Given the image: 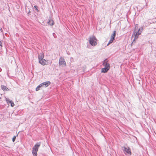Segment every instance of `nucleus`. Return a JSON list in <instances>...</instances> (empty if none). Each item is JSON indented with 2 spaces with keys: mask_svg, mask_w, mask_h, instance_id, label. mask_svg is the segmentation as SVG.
<instances>
[{
  "mask_svg": "<svg viewBox=\"0 0 156 156\" xmlns=\"http://www.w3.org/2000/svg\"><path fill=\"white\" fill-rule=\"evenodd\" d=\"M138 27L136 28V26L135 28V30L133 31V34L134 36V39H137L139 35H140L141 33V31L143 30L142 27H141L139 28L138 30H137Z\"/></svg>",
  "mask_w": 156,
  "mask_h": 156,
  "instance_id": "obj_1",
  "label": "nucleus"
},
{
  "mask_svg": "<svg viewBox=\"0 0 156 156\" xmlns=\"http://www.w3.org/2000/svg\"><path fill=\"white\" fill-rule=\"evenodd\" d=\"M41 142H39L37 143L32 148V153L34 156H37V152L38 150V148L41 145Z\"/></svg>",
  "mask_w": 156,
  "mask_h": 156,
  "instance_id": "obj_2",
  "label": "nucleus"
},
{
  "mask_svg": "<svg viewBox=\"0 0 156 156\" xmlns=\"http://www.w3.org/2000/svg\"><path fill=\"white\" fill-rule=\"evenodd\" d=\"M97 40L95 36H93L89 38V43L93 46H94L97 44Z\"/></svg>",
  "mask_w": 156,
  "mask_h": 156,
  "instance_id": "obj_3",
  "label": "nucleus"
},
{
  "mask_svg": "<svg viewBox=\"0 0 156 156\" xmlns=\"http://www.w3.org/2000/svg\"><path fill=\"white\" fill-rule=\"evenodd\" d=\"M59 66H66V64L63 58L61 57L59 58Z\"/></svg>",
  "mask_w": 156,
  "mask_h": 156,
  "instance_id": "obj_4",
  "label": "nucleus"
},
{
  "mask_svg": "<svg viewBox=\"0 0 156 156\" xmlns=\"http://www.w3.org/2000/svg\"><path fill=\"white\" fill-rule=\"evenodd\" d=\"M122 149L123 151H125L129 154H131L130 149L129 147L127 148L125 147H122Z\"/></svg>",
  "mask_w": 156,
  "mask_h": 156,
  "instance_id": "obj_5",
  "label": "nucleus"
},
{
  "mask_svg": "<svg viewBox=\"0 0 156 156\" xmlns=\"http://www.w3.org/2000/svg\"><path fill=\"white\" fill-rule=\"evenodd\" d=\"M5 100L8 105H9L10 104L11 106L12 107H13L15 105L13 102L11 100H9V98H8L5 97Z\"/></svg>",
  "mask_w": 156,
  "mask_h": 156,
  "instance_id": "obj_6",
  "label": "nucleus"
},
{
  "mask_svg": "<svg viewBox=\"0 0 156 156\" xmlns=\"http://www.w3.org/2000/svg\"><path fill=\"white\" fill-rule=\"evenodd\" d=\"M108 61L107 59H105L103 61V65L105 66V67H107L108 68H110V65L108 63Z\"/></svg>",
  "mask_w": 156,
  "mask_h": 156,
  "instance_id": "obj_7",
  "label": "nucleus"
},
{
  "mask_svg": "<svg viewBox=\"0 0 156 156\" xmlns=\"http://www.w3.org/2000/svg\"><path fill=\"white\" fill-rule=\"evenodd\" d=\"M51 83L49 81L41 83L42 85V86H44L45 87H47Z\"/></svg>",
  "mask_w": 156,
  "mask_h": 156,
  "instance_id": "obj_8",
  "label": "nucleus"
},
{
  "mask_svg": "<svg viewBox=\"0 0 156 156\" xmlns=\"http://www.w3.org/2000/svg\"><path fill=\"white\" fill-rule=\"evenodd\" d=\"M110 68L105 67L101 69V72L103 73H106L109 69Z\"/></svg>",
  "mask_w": 156,
  "mask_h": 156,
  "instance_id": "obj_9",
  "label": "nucleus"
},
{
  "mask_svg": "<svg viewBox=\"0 0 156 156\" xmlns=\"http://www.w3.org/2000/svg\"><path fill=\"white\" fill-rule=\"evenodd\" d=\"M1 88L4 91H8L9 90V89L7 87L4 85H1Z\"/></svg>",
  "mask_w": 156,
  "mask_h": 156,
  "instance_id": "obj_10",
  "label": "nucleus"
},
{
  "mask_svg": "<svg viewBox=\"0 0 156 156\" xmlns=\"http://www.w3.org/2000/svg\"><path fill=\"white\" fill-rule=\"evenodd\" d=\"M39 62L43 66L45 65L46 64V60L44 59H43L41 60H39Z\"/></svg>",
  "mask_w": 156,
  "mask_h": 156,
  "instance_id": "obj_11",
  "label": "nucleus"
},
{
  "mask_svg": "<svg viewBox=\"0 0 156 156\" xmlns=\"http://www.w3.org/2000/svg\"><path fill=\"white\" fill-rule=\"evenodd\" d=\"M48 23L50 25L52 26L54 25V21L52 20H50L48 22Z\"/></svg>",
  "mask_w": 156,
  "mask_h": 156,
  "instance_id": "obj_12",
  "label": "nucleus"
},
{
  "mask_svg": "<svg viewBox=\"0 0 156 156\" xmlns=\"http://www.w3.org/2000/svg\"><path fill=\"white\" fill-rule=\"evenodd\" d=\"M44 58V55L43 54L41 53L38 56V58L39 59V60H41L42 59H43Z\"/></svg>",
  "mask_w": 156,
  "mask_h": 156,
  "instance_id": "obj_13",
  "label": "nucleus"
},
{
  "mask_svg": "<svg viewBox=\"0 0 156 156\" xmlns=\"http://www.w3.org/2000/svg\"><path fill=\"white\" fill-rule=\"evenodd\" d=\"M116 35V31L115 30H114L113 31V33L112 34L111 36V38H112L113 37V39H115V38Z\"/></svg>",
  "mask_w": 156,
  "mask_h": 156,
  "instance_id": "obj_14",
  "label": "nucleus"
},
{
  "mask_svg": "<svg viewBox=\"0 0 156 156\" xmlns=\"http://www.w3.org/2000/svg\"><path fill=\"white\" fill-rule=\"evenodd\" d=\"M115 39H113V37H112V38H111V39H110V40H109V41L108 42V44H107V45H108L109 44L112 43V42H113V41Z\"/></svg>",
  "mask_w": 156,
  "mask_h": 156,
  "instance_id": "obj_15",
  "label": "nucleus"
},
{
  "mask_svg": "<svg viewBox=\"0 0 156 156\" xmlns=\"http://www.w3.org/2000/svg\"><path fill=\"white\" fill-rule=\"evenodd\" d=\"M42 87V85L41 83L36 88V90L37 91L39 90L40 89V88Z\"/></svg>",
  "mask_w": 156,
  "mask_h": 156,
  "instance_id": "obj_16",
  "label": "nucleus"
},
{
  "mask_svg": "<svg viewBox=\"0 0 156 156\" xmlns=\"http://www.w3.org/2000/svg\"><path fill=\"white\" fill-rule=\"evenodd\" d=\"M34 7L35 8V9L37 11V12H38L39 10L38 9V7L36 5H34Z\"/></svg>",
  "mask_w": 156,
  "mask_h": 156,
  "instance_id": "obj_17",
  "label": "nucleus"
},
{
  "mask_svg": "<svg viewBox=\"0 0 156 156\" xmlns=\"http://www.w3.org/2000/svg\"><path fill=\"white\" fill-rule=\"evenodd\" d=\"M16 136H14L12 138V141L13 142H14L15 141L16 139Z\"/></svg>",
  "mask_w": 156,
  "mask_h": 156,
  "instance_id": "obj_18",
  "label": "nucleus"
},
{
  "mask_svg": "<svg viewBox=\"0 0 156 156\" xmlns=\"http://www.w3.org/2000/svg\"><path fill=\"white\" fill-rule=\"evenodd\" d=\"M3 41H0V46L2 47V46Z\"/></svg>",
  "mask_w": 156,
  "mask_h": 156,
  "instance_id": "obj_19",
  "label": "nucleus"
},
{
  "mask_svg": "<svg viewBox=\"0 0 156 156\" xmlns=\"http://www.w3.org/2000/svg\"><path fill=\"white\" fill-rule=\"evenodd\" d=\"M53 35L54 36V37L55 38H56V35L55 34V33H53Z\"/></svg>",
  "mask_w": 156,
  "mask_h": 156,
  "instance_id": "obj_20",
  "label": "nucleus"
},
{
  "mask_svg": "<svg viewBox=\"0 0 156 156\" xmlns=\"http://www.w3.org/2000/svg\"><path fill=\"white\" fill-rule=\"evenodd\" d=\"M30 12V10H29L27 12L28 15H30V14H29Z\"/></svg>",
  "mask_w": 156,
  "mask_h": 156,
  "instance_id": "obj_21",
  "label": "nucleus"
},
{
  "mask_svg": "<svg viewBox=\"0 0 156 156\" xmlns=\"http://www.w3.org/2000/svg\"><path fill=\"white\" fill-rule=\"evenodd\" d=\"M0 31L2 32L3 31V30H2V28H1V29H0Z\"/></svg>",
  "mask_w": 156,
  "mask_h": 156,
  "instance_id": "obj_22",
  "label": "nucleus"
},
{
  "mask_svg": "<svg viewBox=\"0 0 156 156\" xmlns=\"http://www.w3.org/2000/svg\"><path fill=\"white\" fill-rule=\"evenodd\" d=\"M2 71V69L0 67V72H1Z\"/></svg>",
  "mask_w": 156,
  "mask_h": 156,
  "instance_id": "obj_23",
  "label": "nucleus"
}]
</instances>
